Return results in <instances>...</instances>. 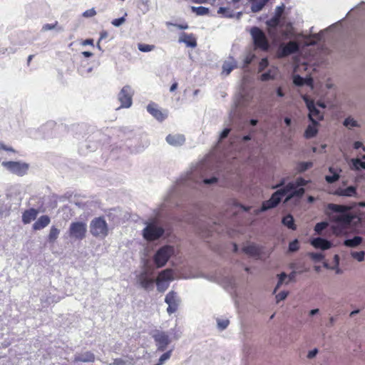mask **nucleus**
Listing matches in <instances>:
<instances>
[{"instance_id":"obj_51","label":"nucleus","mask_w":365,"mask_h":365,"mask_svg":"<svg viewBox=\"0 0 365 365\" xmlns=\"http://www.w3.org/2000/svg\"><path fill=\"white\" fill-rule=\"evenodd\" d=\"M309 256L315 262H321L324 259V255L322 252H309Z\"/></svg>"},{"instance_id":"obj_30","label":"nucleus","mask_w":365,"mask_h":365,"mask_svg":"<svg viewBox=\"0 0 365 365\" xmlns=\"http://www.w3.org/2000/svg\"><path fill=\"white\" fill-rule=\"evenodd\" d=\"M318 125L319 123L311 122L304 131V137L308 139L315 137L318 133Z\"/></svg>"},{"instance_id":"obj_60","label":"nucleus","mask_w":365,"mask_h":365,"mask_svg":"<svg viewBox=\"0 0 365 365\" xmlns=\"http://www.w3.org/2000/svg\"><path fill=\"white\" fill-rule=\"evenodd\" d=\"M227 283H228V287H230L231 289H235V279L232 277H229L227 278Z\"/></svg>"},{"instance_id":"obj_44","label":"nucleus","mask_w":365,"mask_h":365,"mask_svg":"<svg viewBox=\"0 0 365 365\" xmlns=\"http://www.w3.org/2000/svg\"><path fill=\"white\" fill-rule=\"evenodd\" d=\"M217 327L220 331H223L230 324V321L227 319L225 318H217Z\"/></svg>"},{"instance_id":"obj_48","label":"nucleus","mask_w":365,"mask_h":365,"mask_svg":"<svg viewBox=\"0 0 365 365\" xmlns=\"http://www.w3.org/2000/svg\"><path fill=\"white\" fill-rule=\"evenodd\" d=\"M278 282L275 287L274 292L277 289H279V287L282 286V284L285 282L286 279L287 278V274L285 272H282L281 274H278Z\"/></svg>"},{"instance_id":"obj_25","label":"nucleus","mask_w":365,"mask_h":365,"mask_svg":"<svg viewBox=\"0 0 365 365\" xmlns=\"http://www.w3.org/2000/svg\"><path fill=\"white\" fill-rule=\"evenodd\" d=\"M178 41L185 43L187 47L195 48L197 46V41L192 34L182 33Z\"/></svg>"},{"instance_id":"obj_4","label":"nucleus","mask_w":365,"mask_h":365,"mask_svg":"<svg viewBox=\"0 0 365 365\" xmlns=\"http://www.w3.org/2000/svg\"><path fill=\"white\" fill-rule=\"evenodd\" d=\"M145 227L142 231L143 238L149 242L159 240L165 233L164 228L160 225L158 219L145 222Z\"/></svg>"},{"instance_id":"obj_43","label":"nucleus","mask_w":365,"mask_h":365,"mask_svg":"<svg viewBox=\"0 0 365 365\" xmlns=\"http://www.w3.org/2000/svg\"><path fill=\"white\" fill-rule=\"evenodd\" d=\"M351 168L356 170H365V161L359 158H354L351 160Z\"/></svg>"},{"instance_id":"obj_35","label":"nucleus","mask_w":365,"mask_h":365,"mask_svg":"<svg viewBox=\"0 0 365 365\" xmlns=\"http://www.w3.org/2000/svg\"><path fill=\"white\" fill-rule=\"evenodd\" d=\"M236 66L237 64L234 59L225 61L222 64V73L229 75Z\"/></svg>"},{"instance_id":"obj_33","label":"nucleus","mask_w":365,"mask_h":365,"mask_svg":"<svg viewBox=\"0 0 365 365\" xmlns=\"http://www.w3.org/2000/svg\"><path fill=\"white\" fill-rule=\"evenodd\" d=\"M284 11V6L282 4L281 6H278L276 8V12L275 16L269 21H267V24L269 26L272 25H277L279 22V19L281 16L282 15L283 12Z\"/></svg>"},{"instance_id":"obj_61","label":"nucleus","mask_w":365,"mask_h":365,"mask_svg":"<svg viewBox=\"0 0 365 365\" xmlns=\"http://www.w3.org/2000/svg\"><path fill=\"white\" fill-rule=\"evenodd\" d=\"M269 64L268 60L267 58H262L259 63V70H264Z\"/></svg>"},{"instance_id":"obj_41","label":"nucleus","mask_w":365,"mask_h":365,"mask_svg":"<svg viewBox=\"0 0 365 365\" xmlns=\"http://www.w3.org/2000/svg\"><path fill=\"white\" fill-rule=\"evenodd\" d=\"M190 9H191L192 12L195 13L197 16L207 15L210 12L209 8L205 7L202 6H191Z\"/></svg>"},{"instance_id":"obj_55","label":"nucleus","mask_w":365,"mask_h":365,"mask_svg":"<svg viewBox=\"0 0 365 365\" xmlns=\"http://www.w3.org/2000/svg\"><path fill=\"white\" fill-rule=\"evenodd\" d=\"M230 131L231 129L230 128H225L223 129V130L220 134L219 140L222 141L224 139L227 138Z\"/></svg>"},{"instance_id":"obj_23","label":"nucleus","mask_w":365,"mask_h":365,"mask_svg":"<svg viewBox=\"0 0 365 365\" xmlns=\"http://www.w3.org/2000/svg\"><path fill=\"white\" fill-rule=\"evenodd\" d=\"M165 140L169 145L178 147L184 144L185 138L184 135L182 134H169L167 135Z\"/></svg>"},{"instance_id":"obj_46","label":"nucleus","mask_w":365,"mask_h":365,"mask_svg":"<svg viewBox=\"0 0 365 365\" xmlns=\"http://www.w3.org/2000/svg\"><path fill=\"white\" fill-rule=\"evenodd\" d=\"M138 48L140 51L145 53L154 50L155 46L145 43H138Z\"/></svg>"},{"instance_id":"obj_40","label":"nucleus","mask_w":365,"mask_h":365,"mask_svg":"<svg viewBox=\"0 0 365 365\" xmlns=\"http://www.w3.org/2000/svg\"><path fill=\"white\" fill-rule=\"evenodd\" d=\"M217 14L225 18H234L235 16L234 11L226 7H220L217 10Z\"/></svg>"},{"instance_id":"obj_1","label":"nucleus","mask_w":365,"mask_h":365,"mask_svg":"<svg viewBox=\"0 0 365 365\" xmlns=\"http://www.w3.org/2000/svg\"><path fill=\"white\" fill-rule=\"evenodd\" d=\"M218 178L213 175L210 178L204 176L202 173H198V170L190 171L182 175L176 182L174 187L165 197L163 202L155 210V215L158 218L163 216L164 212L170 207L180 205V195L181 192L187 188H198L203 185H212L217 182Z\"/></svg>"},{"instance_id":"obj_52","label":"nucleus","mask_w":365,"mask_h":365,"mask_svg":"<svg viewBox=\"0 0 365 365\" xmlns=\"http://www.w3.org/2000/svg\"><path fill=\"white\" fill-rule=\"evenodd\" d=\"M327 227V223L324 222H318L314 226V231L318 233L321 234L322 231Z\"/></svg>"},{"instance_id":"obj_47","label":"nucleus","mask_w":365,"mask_h":365,"mask_svg":"<svg viewBox=\"0 0 365 365\" xmlns=\"http://www.w3.org/2000/svg\"><path fill=\"white\" fill-rule=\"evenodd\" d=\"M351 256L358 262H363L364 260L365 252L364 251H352L351 252Z\"/></svg>"},{"instance_id":"obj_37","label":"nucleus","mask_w":365,"mask_h":365,"mask_svg":"<svg viewBox=\"0 0 365 365\" xmlns=\"http://www.w3.org/2000/svg\"><path fill=\"white\" fill-rule=\"evenodd\" d=\"M313 166V163L311 161L308 162H299L297 164L296 170L297 173H302L307 170L310 169Z\"/></svg>"},{"instance_id":"obj_39","label":"nucleus","mask_w":365,"mask_h":365,"mask_svg":"<svg viewBox=\"0 0 365 365\" xmlns=\"http://www.w3.org/2000/svg\"><path fill=\"white\" fill-rule=\"evenodd\" d=\"M149 142L145 140L142 145H133L132 143H127V146L131 153H139L143 150V149L148 147Z\"/></svg>"},{"instance_id":"obj_19","label":"nucleus","mask_w":365,"mask_h":365,"mask_svg":"<svg viewBox=\"0 0 365 365\" xmlns=\"http://www.w3.org/2000/svg\"><path fill=\"white\" fill-rule=\"evenodd\" d=\"M140 286L145 290H153L155 280L149 276L147 272H142L138 277Z\"/></svg>"},{"instance_id":"obj_31","label":"nucleus","mask_w":365,"mask_h":365,"mask_svg":"<svg viewBox=\"0 0 365 365\" xmlns=\"http://www.w3.org/2000/svg\"><path fill=\"white\" fill-rule=\"evenodd\" d=\"M293 83L297 86H302L306 84L312 87L313 80L312 78H304L299 75H294L293 76Z\"/></svg>"},{"instance_id":"obj_53","label":"nucleus","mask_w":365,"mask_h":365,"mask_svg":"<svg viewBox=\"0 0 365 365\" xmlns=\"http://www.w3.org/2000/svg\"><path fill=\"white\" fill-rule=\"evenodd\" d=\"M4 150L8 153L9 156H10L11 153H15V150L9 146L4 145L2 142H0V151Z\"/></svg>"},{"instance_id":"obj_28","label":"nucleus","mask_w":365,"mask_h":365,"mask_svg":"<svg viewBox=\"0 0 365 365\" xmlns=\"http://www.w3.org/2000/svg\"><path fill=\"white\" fill-rule=\"evenodd\" d=\"M363 237L359 235H356L351 238H346L344 241V245L347 247L354 248L357 247L363 242Z\"/></svg>"},{"instance_id":"obj_6","label":"nucleus","mask_w":365,"mask_h":365,"mask_svg":"<svg viewBox=\"0 0 365 365\" xmlns=\"http://www.w3.org/2000/svg\"><path fill=\"white\" fill-rule=\"evenodd\" d=\"M174 253L173 246L167 245L160 247L153 257V261L156 267L158 268L164 267Z\"/></svg>"},{"instance_id":"obj_59","label":"nucleus","mask_w":365,"mask_h":365,"mask_svg":"<svg viewBox=\"0 0 365 365\" xmlns=\"http://www.w3.org/2000/svg\"><path fill=\"white\" fill-rule=\"evenodd\" d=\"M319 351L317 348L313 349L312 350L309 351L307 354L308 359H313L314 358L317 354H318Z\"/></svg>"},{"instance_id":"obj_54","label":"nucleus","mask_w":365,"mask_h":365,"mask_svg":"<svg viewBox=\"0 0 365 365\" xmlns=\"http://www.w3.org/2000/svg\"><path fill=\"white\" fill-rule=\"evenodd\" d=\"M287 178H282L279 182L272 187L273 189H283L287 185Z\"/></svg>"},{"instance_id":"obj_36","label":"nucleus","mask_w":365,"mask_h":365,"mask_svg":"<svg viewBox=\"0 0 365 365\" xmlns=\"http://www.w3.org/2000/svg\"><path fill=\"white\" fill-rule=\"evenodd\" d=\"M277 75V70L275 68H270L267 71L263 73L261 75V80L267 81L271 79H274Z\"/></svg>"},{"instance_id":"obj_63","label":"nucleus","mask_w":365,"mask_h":365,"mask_svg":"<svg viewBox=\"0 0 365 365\" xmlns=\"http://www.w3.org/2000/svg\"><path fill=\"white\" fill-rule=\"evenodd\" d=\"M296 276L297 272L292 271L289 275H287L288 281L286 283L287 284L289 282L294 281Z\"/></svg>"},{"instance_id":"obj_20","label":"nucleus","mask_w":365,"mask_h":365,"mask_svg":"<svg viewBox=\"0 0 365 365\" xmlns=\"http://www.w3.org/2000/svg\"><path fill=\"white\" fill-rule=\"evenodd\" d=\"M299 49V43L296 41H290L287 43H282L279 46V51L283 56H289L297 53Z\"/></svg>"},{"instance_id":"obj_16","label":"nucleus","mask_w":365,"mask_h":365,"mask_svg":"<svg viewBox=\"0 0 365 365\" xmlns=\"http://www.w3.org/2000/svg\"><path fill=\"white\" fill-rule=\"evenodd\" d=\"M95 136L89 137L85 141L79 144L78 151L81 155H86L90 152L95 151L98 147V143L94 140Z\"/></svg>"},{"instance_id":"obj_12","label":"nucleus","mask_w":365,"mask_h":365,"mask_svg":"<svg viewBox=\"0 0 365 365\" xmlns=\"http://www.w3.org/2000/svg\"><path fill=\"white\" fill-rule=\"evenodd\" d=\"M1 165L10 173L19 176L26 175L29 168V164L20 161H3Z\"/></svg>"},{"instance_id":"obj_56","label":"nucleus","mask_w":365,"mask_h":365,"mask_svg":"<svg viewBox=\"0 0 365 365\" xmlns=\"http://www.w3.org/2000/svg\"><path fill=\"white\" fill-rule=\"evenodd\" d=\"M125 21V16H122V17H120V18H118V19H115L112 21L111 24L115 26V27H119L120 26H121L124 22Z\"/></svg>"},{"instance_id":"obj_10","label":"nucleus","mask_w":365,"mask_h":365,"mask_svg":"<svg viewBox=\"0 0 365 365\" xmlns=\"http://www.w3.org/2000/svg\"><path fill=\"white\" fill-rule=\"evenodd\" d=\"M87 225L84 222L77 221L70 224L67 234L71 239L82 240L86 237Z\"/></svg>"},{"instance_id":"obj_18","label":"nucleus","mask_w":365,"mask_h":365,"mask_svg":"<svg viewBox=\"0 0 365 365\" xmlns=\"http://www.w3.org/2000/svg\"><path fill=\"white\" fill-rule=\"evenodd\" d=\"M334 195L341 197H358L357 187L355 185L339 187L334 192Z\"/></svg>"},{"instance_id":"obj_64","label":"nucleus","mask_w":365,"mask_h":365,"mask_svg":"<svg viewBox=\"0 0 365 365\" xmlns=\"http://www.w3.org/2000/svg\"><path fill=\"white\" fill-rule=\"evenodd\" d=\"M360 148H362L363 150L365 151V147L363 146V144L360 141H356L354 143V148L356 150L359 149Z\"/></svg>"},{"instance_id":"obj_45","label":"nucleus","mask_w":365,"mask_h":365,"mask_svg":"<svg viewBox=\"0 0 365 365\" xmlns=\"http://www.w3.org/2000/svg\"><path fill=\"white\" fill-rule=\"evenodd\" d=\"M344 125L348 128H354V127H358L359 126V124L357 123L356 120H355L354 118H352L351 117H347L344 119V123H343Z\"/></svg>"},{"instance_id":"obj_32","label":"nucleus","mask_w":365,"mask_h":365,"mask_svg":"<svg viewBox=\"0 0 365 365\" xmlns=\"http://www.w3.org/2000/svg\"><path fill=\"white\" fill-rule=\"evenodd\" d=\"M251 3V11L257 13L262 10L269 0H248Z\"/></svg>"},{"instance_id":"obj_57","label":"nucleus","mask_w":365,"mask_h":365,"mask_svg":"<svg viewBox=\"0 0 365 365\" xmlns=\"http://www.w3.org/2000/svg\"><path fill=\"white\" fill-rule=\"evenodd\" d=\"M288 295V292L282 291L276 295L277 302L279 303L280 301L284 300Z\"/></svg>"},{"instance_id":"obj_2","label":"nucleus","mask_w":365,"mask_h":365,"mask_svg":"<svg viewBox=\"0 0 365 365\" xmlns=\"http://www.w3.org/2000/svg\"><path fill=\"white\" fill-rule=\"evenodd\" d=\"M328 211L334 214L333 220L341 231L349 230L356 234L365 235V219L363 216L351 210L346 206L329 203Z\"/></svg>"},{"instance_id":"obj_13","label":"nucleus","mask_w":365,"mask_h":365,"mask_svg":"<svg viewBox=\"0 0 365 365\" xmlns=\"http://www.w3.org/2000/svg\"><path fill=\"white\" fill-rule=\"evenodd\" d=\"M344 19L338 21L335 24H333L331 26H329V27H327V29L320 31L318 34H310L307 37V40L309 41L308 44L309 45H315V44L318 43L319 41L323 40L325 33H327L328 31H332L334 30H341L342 21H344Z\"/></svg>"},{"instance_id":"obj_26","label":"nucleus","mask_w":365,"mask_h":365,"mask_svg":"<svg viewBox=\"0 0 365 365\" xmlns=\"http://www.w3.org/2000/svg\"><path fill=\"white\" fill-rule=\"evenodd\" d=\"M38 213V210L35 208L26 210L22 214L23 223L24 225L30 223L36 218Z\"/></svg>"},{"instance_id":"obj_8","label":"nucleus","mask_w":365,"mask_h":365,"mask_svg":"<svg viewBox=\"0 0 365 365\" xmlns=\"http://www.w3.org/2000/svg\"><path fill=\"white\" fill-rule=\"evenodd\" d=\"M253 43L256 48L263 51L269 50L270 45L266 34L259 27L253 26L250 29Z\"/></svg>"},{"instance_id":"obj_29","label":"nucleus","mask_w":365,"mask_h":365,"mask_svg":"<svg viewBox=\"0 0 365 365\" xmlns=\"http://www.w3.org/2000/svg\"><path fill=\"white\" fill-rule=\"evenodd\" d=\"M329 172L331 173V175H327L325 176V180L328 183H334L335 182L338 181L340 178V172H341V170L339 168V170H336L333 167L329 168Z\"/></svg>"},{"instance_id":"obj_9","label":"nucleus","mask_w":365,"mask_h":365,"mask_svg":"<svg viewBox=\"0 0 365 365\" xmlns=\"http://www.w3.org/2000/svg\"><path fill=\"white\" fill-rule=\"evenodd\" d=\"M287 193L284 189H279L274 192L270 198L262 202L259 212H266L269 210L277 207L282 202V199L286 198Z\"/></svg>"},{"instance_id":"obj_21","label":"nucleus","mask_w":365,"mask_h":365,"mask_svg":"<svg viewBox=\"0 0 365 365\" xmlns=\"http://www.w3.org/2000/svg\"><path fill=\"white\" fill-rule=\"evenodd\" d=\"M310 244L316 249L327 250L332 247V243L327 239L321 237H314L310 240Z\"/></svg>"},{"instance_id":"obj_22","label":"nucleus","mask_w":365,"mask_h":365,"mask_svg":"<svg viewBox=\"0 0 365 365\" xmlns=\"http://www.w3.org/2000/svg\"><path fill=\"white\" fill-rule=\"evenodd\" d=\"M148 112L159 121L164 120L167 115L164 114L159 108L157 104L150 103L147 106Z\"/></svg>"},{"instance_id":"obj_42","label":"nucleus","mask_w":365,"mask_h":365,"mask_svg":"<svg viewBox=\"0 0 365 365\" xmlns=\"http://www.w3.org/2000/svg\"><path fill=\"white\" fill-rule=\"evenodd\" d=\"M60 230L55 226H52L48 236V241L51 243L54 242L58 237Z\"/></svg>"},{"instance_id":"obj_11","label":"nucleus","mask_w":365,"mask_h":365,"mask_svg":"<svg viewBox=\"0 0 365 365\" xmlns=\"http://www.w3.org/2000/svg\"><path fill=\"white\" fill-rule=\"evenodd\" d=\"M302 99L309 110V120L310 122L319 123L320 120H323L324 115L320 110L316 106L314 101L307 95L303 96Z\"/></svg>"},{"instance_id":"obj_49","label":"nucleus","mask_w":365,"mask_h":365,"mask_svg":"<svg viewBox=\"0 0 365 365\" xmlns=\"http://www.w3.org/2000/svg\"><path fill=\"white\" fill-rule=\"evenodd\" d=\"M351 11H356L360 13V15L365 16V4H364V2H362L358 6H356L355 8L351 9V11L347 13L346 17H347L349 15Z\"/></svg>"},{"instance_id":"obj_7","label":"nucleus","mask_w":365,"mask_h":365,"mask_svg":"<svg viewBox=\"0 0 365 365\" xmlns=\"http://www.w3.org/2000/svg\"><path fill=\"white\" fill-rule=\"evenodd\" d=\"M150 335L153 339L157 350L164 351L167 349L168 346L172 341V339L167 331L160 329H153L150 332Z\"/></svg>"},{"instance_id":"obj_38","label":"nucleus","mask_w":365,"mask_h":365,"mask_svg":"<svg viewBox=\"0 0 365 365\" xmlns=\"http://www.w3.org/2000/svg\"><path fill=\"white\" fill-rule=\"evenodd\" d=\"M243 251L251 256H259L260 254L259 248L255 245H250L244 247Z\"/></svg>"},{"instance_id":"obj_58","label":"nucleus","mask_w":365,"mask_h":365,"mask_svg":"<svg viewBox=\"0 0 365 365\" xmlns=\"http://www.w3.org/2000/svg\"><path fill=\"white\" fill-rule=\"evenodd\" d=\"M94 15H96V11L94 10V9L86 10L83 14V16L84 17H91V16H93Z\"/></svg>"},{"instance_id":"obj_34","label":"nucleus","mask_w":365,"mask_h":365,"mask_svg":"<svg viewBox=\"0 0 365 365\" xmlns=\"http://www.w3.org/2000/svg\"><path fill=\"white\" fill-rule=\"evenodd\" d=\"M282 223L283 225L286 226L292 230H295L297 229V226L294 223V219L290 214H288L282 217Z\"/></svg>"},{"instance_id":"obj_5","label":"nucleus","mask_w":365,"mask_h":365,"mask_svg":"<svg viewBox=\"0 0 365 365\" xmlns=\"http://www.w3.org/2000/svg\"><path fill=\"white\" fill-rule=\"evenodd\" d=\"M90 232L93 237L101 239L108 235V224L103 217H95L91 221Z\"/></svg>"},{"instance_id":"obj_15","label":"nucleus","mask_w":365,"mask_h":365,"mask_svg":"<svg viewBox=\"0 0 365 365\" xmlns=\"http://www.w3.org/2000/svg\"><path fill=\"white\" fill-rule=\"evenodd\" d=\"M133 90L130 86H125L118 93V101L120 102V108H130L132 105Z\"/></svg>"},{"instance_id":"obj_50","label":"nucleus","mask_w":365,"mask_h":365,"mask_svg":"<svg viewBox=\"0 0 365 365\" xmlns=\"http://www.w3.org/2000/svg\"><path fill=\"white\" fill-rule=\"evenodd\" d=\"M299 249V241L297 239H295L289 242V247H288V251L289 252H297Z\"/></svg>"},{"instance_id":"obj_3","label":"nucleus","mask_w":365,"mask_h":365,"mask_svg":"<svg viewBox=\"0 0 365 365\" xmlns=\"http://www.w3.org/2000/svg\"><path fill=\"white\" fill-rule=\"evenodd\" d=\"M309 181L302 177L297 178L295 182H289L283 189L286 191L287 196L284 199V203L289 202L292 199H300L304 194V188L308 184Z\"/></svg>"},{"instance_id":"obj_24","label":"nucleus","mask_w":365,"mask_h":365,"mask_svg":"<svg viewBox=\"0 0 365 365\" xmlns=\"http://www.w3.org/2000/svg\"><path fill=\"white\" fill-rule=\"evenodd\" d=\"M96 360L95 354L91 351H86L82 354H78L74 356L73 362H94Z\"/></svg>"},{"instance_id":"obj_17","label":"nucleus","mask_w":365,"mask_h":365,"mask_svg":"<svg viewBox=\"0 0 365 365\" xmlns=\"http://www.w3.org/2000/svg\"><path fill=\"white\" fill-rule=\"evenodd\" d=\"M165 302L168 305L167 312L169 314L175 313L178 308L179 299L177 293L174 291L168 292L165 298Z\"/></svg>"},{"instance_id":"obj_62","label":"nucleus","mask_w":365,"mask_h":365,"mask_svg":"<svg viewBox=\"0 0 365 365\" xmlns=\"http://www.w3.org/2000/svg\"><path fill=\"white\" fill-rule=\"evenodd\" d=\"M110 365H126V362L120 358L115 359L113 362L112 364H110Z\"/></svg>"},{"instance_id":"obj_27","label":"nucleus","mask_w":365,"mask_h":365,"mask_svg":"<svg viewBox=\"0 0 365 365\" xmlns=\"http://www.w3.org/2000/svg\"><path fill=\"white\" fill-rule=\"evenodd\" d=\"M51 220L48 215L41 216L34 224L33 229L34 230H40L46 227L50 223Z\"/></svg>"},{"instance_id":"obj_14","label":"nucleus","mask_w":365,"mask_h":365,"mask_svg":"<svg viewBox=\"0 0 365 365\" xmlns=\"http://www.w3.org/2000/svg\"><path fill=\"white\" fill-rule=\"evenodd\" d=\"M173 279V273L170 269L162 271L156 281L157 289L160 292H164L169 287V282Z\"/></svg>"}]
</instances>
